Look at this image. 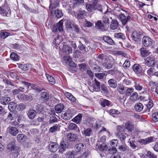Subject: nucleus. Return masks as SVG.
Segmentation results:
<instances>
[{
    "label": "nucleus",
    "mask_w": 158,
    "mask_h": 158,
    "mask_svg": "<svg viewBox=\"0 0 158 158\" xmlns=\"http://www.w3.org/2000/svg\"><path fill=\"white\" fill-rule=\"evenodd\" d=\"M65 21H66V19H63L60 20L57 24L56 26L52 28V32H56L58 30L60 32L62 31L63 30V22Z\"/></svg>",
    "instance_id": "f257e3e1"
},
{
    "label": "nucleus",
    "mask_w": 158,
    "mask_h": 158,
    "mask_svg": "<svg viewBox=\"0 0 158 158\" xmlns=\"http://www.w3.org/2000/svg\"><path fill=\"white\" fill-rule=\"evenodd\" d=\"M145 64L148 67L154 66L155 63V58L153 56H149L145 59Z\"/></svg>",
    "instance_id": "f03ea898"
},
{
    "label": "nucleus",
    "mask_w": 158,
    "mask_h": 158,
    "mask_svg": "<svg viewBox=\"0 0 158 158\" xmlns=\"http://www.w3.org/2000/svg\"><path fill=\"white\" fill-rule=\"evenodd\" d=\"M152 41V40L148 36L143 37L142 40V44L145 47H149L151 45Z\"/></svg>",
    "instance_id": "7ed1b4c3"
},
{
    "label": "nucleus",
    "mask_w": 158,
    "mask_h": 158,
    "mask_svg": "<svg viewBox=\"0 0 158 158\" xmlns=\"http://www.w3.org/2000/svg\"><path fill=\"white\" fill-rule=\"evenodd\" d=\"M73 116L72 110H68L62 113L61 115L62 118L64 120H68L70 119Z\"/></svg>",
    "instance_id": "20e7f679"
},
{
    "label": "nucleus",
    "mask_w": 158,
    "mask_h": 158,
    "mask_svg": "<svg viewBox=\"0 0 158 158\" xmlns=\"http://www.w3.org/2000/svg\"><path fill=\"white\" fill-rule=\"evenodd\" d=\"M142 33L141 32L135 31L131 34V38L132 40L135 41H138L140 40Z\"/></svg>",
    "instance_id": "39448f33"
},
{
    "label": "nucleus",
    "mask_w": 158,
    "mask_h": 158,
    "mask_svg": "<svg viewBox=\"0 0 158 158\" xmlns=\"http://www.w3.org/2000/svg\"><path fill=\"white\" fill-rule=\"evenodd\" d=\"M131 16L128 15L127 17L123 14L119 15L118 18L121 22L122 24L124 26L126 24L129 19H131Z\"/></svg>",
    "instance_id": "423d86ee"
},
{
    "label": "nucleus",
    "mask_w": 158,
    "mask_h": 158,
    "mask_svg": "<svg viewBox=\"0 0 158 158\" xmlns=\"http://www.w3.org/2000/svg\"><path fill=\"white\" fill-rule=\"evenodd\" d=\"M59 152L62 153L68 147V143L62 141L58 147Z\"/></svg>",
    "instance_id": "0eeeda50"
},
{
    "label": "nucleus",
    "mask_w": 158,
    "mask_h": 158,
    "mask_svg": "<svg viewBox=\"0 0 158 158\" xmlns=\"http://www.w3.org/2000/svg\"><path fill=\"white\" fill-rule=\"evenodd\" d=\"M10 12L9 7H0V13L2 15L8 16L10 15Z\"/></svg>",
    "instance_id": "6e6552de"
},
{
    "label": "nucleus",
    "mask_w": 158,
    "mask_h": 158,
    "mask_svg": "<svg viewBox=\"0 0 158 158\" xmlns=\"http://www.w3.org/2000/svg\"><path fill=\"white\" fill-rule=\"evenodd\" d=\"M58 2L57 0H53L50 1V3L49 6V9L51 13L53 11L55 8L58 6Z\"/></svg>",
    "instance_id": "1a4fd4ad"
},
{
    "label": "nucleus",
    "mask_w": 158,
    "mask_h": 158,
    "mask_svg": "<svg viewBox=\"0 0 158 158\" xmlns=\"http://www.w3.org/2000/svg\"><path fill=\"white\" fill-rule=\"evenodd\" d=\"M8 129L9 133L13 136H16L19 132L18 128L14 127H9Z\"/></svg>",
    "instance_id": "9d476101"
},
{
    "label": "nucleus",
    "mask_w": 158,
    "mask_h": 158,
    "mask_svg": "<svg viewBox=\"0 0 158 158\" xmlns=\"http://www.w3.org/2000/svg\"><path fill=\"white\" fill-rule=\"evenodd\" d=\"M66 135L68 140L70 141L74 142L78 139L77 135L73 133H66Z\"/></svg>",
    "instance_id": "9b49d317"
},
{
    "label": "nucleus",
    "mask_w": 158,
    "mask_h": 158,
    "mask_svg": "<svg viewBox=\"0 0 158 158\" xmlns=\"http://www.w3.org/2000/svg\"><path fill=\"white\" fill-rule=\"evenodd\" d=\"M58 145L56 143H52L49 146V149L51 152H55L58 148Z\"/></svg>",
    "instance_id": "f8f14e48"
},
{
    "label": "nucleus",
    "mask_w": 158,
    "mask_h": 158,
    "mask_svg": "<svg viewBox=\"0 0 158 158\" xmlns=\"http://www.w3.org/2000/svg\"><path fill=\"white\" fill-rule=\"evenodd\" d=\"M23 83L25 85L26 87L28 88V89H30V88H31L33 89H34L36 90H38L39 91H41V90L37 88V86L35 84H30L29 83L27 82L24 81H23Z\"/></svg>",
    "instance_id": "ddd939ff"
},
{
    "label": "nucleus",
    "mask_w": 158,
    "mask_h": 158,
    "mask_svg": "<svg viewBox=\"0 0 158 158\" xmlns=\"http://www.w3.org/2000/svg\"><path fill=\"white\" fill-rule=\"evenodd\" d=\"M95 83L93 85L90 87V90L93 89L95 91L99 90L100 89V83L98 82L96 79L94 80Z\"/></svg>",
    "instance_id": "4468645a"
},
{
    "label": "nucleus",
    "mask_w": 158,
    "mask_h": 158,
    "mask_svg": "<svg viewBox=\"0 0 158 158\" xmlns=\"http://www.w3.org/2000/svg\"><path fill=\"white\" fill-rule=\"evenodd\" d=\"M133 69L134 72L137 74H139L142 72V67L138 64H134L133 66Z\"/></svg>",
    "instance_id": "2eb2a0df"
},
{
    "label": "nucleus",
    "mask_w": 158,
    "mask_h": 158,
    "mask_svg": "<svg viewBox=\"0 0 158 158\" xmlns=\"http://www.w3.org/2000/svg\"><path fill=\"white\" fill-rule=\"evenodd\" d=\"M27 114L30 119H33L36 116V112L34 110L31 109L28 111Z\"/></svg>",
    "instance_id": "dca6fc26"
},
{
    "label": "nucleus",
    "mask_w": 158,
    "mask_h": 158,
    "mask_svg": "<svg viewBox=\"0 0 158 158\" xmlns=\"http://www.w3.org/2000/svg\"><path fill=\"white\" fill-rule=\"evenodd\" d=\"M86 8L89 12H92L96 9L95 5L91 4H88L86 5Z\"/></svg>",
    "instance_id": "f3484780"
},
{
    "label": "nucleus",
    "mask_w": 158,
    "mask_h": 158,
    "mask_svg": "<svg viewBox=\"0 0 158 158\" xmlns=\"http://www.w3.org/2000/svg\"><path fill=\"white\" fill-rule=\"evenodd\" d=\"M17 139L19 142L23 143L26 140L27 137L23 134H19L17 136Z\"/></svg>",
    "instance_id": "a211bd4d"
},
{
    "label": "nucleus",
    "mask_w": 158,
    "mask_h": 158,
    "mask_svg": "<svg viewBox=\"0 0 158 158\" xmlns=\"http://www.w3.org/2000/svg\"><path fill=\"white\" fill-rule=\"evenodd\" d=\"M62 51L63 52L66 53H70L72 52V49L71 47L66 45H64Z\"/></svg>",
    "instance_id": "6ab92c4d"
},
{
    "label": "nucleus",
    "mask_w": 158,
    "mask_h": 158,
    "mask_svg": "<svg viewBox=\"0 0 158 158\" xmlns=\"http://www.w3.org/2000/svg\"><path fill=\"white\" fill-rule=\"evenodd\" d=\"M103 39L105 42L110 45H114L115 44L114 41L109 36H104L103 37Z\"/></svg>",
    "instance_id": "aec40b11"
},
{
    "label": "nucleus",
    "mask_w": 158,
    "mask_h": 158,
    "mask_svg": "<svg viewBox=\"0 0 158 158\" xmlns=\"http://www.w3.org/2000/svg\"><path fill=\"white\" fill-rule=\"evenodd\" d=\"M125 128L130 132L132 131L133 130L134 127L133 125L129 122H127L125 125Z\"/></svg>",
    "instance_id": "412c9836"
},
{
    "label": "nucleus",
    "mask_w": 158,
    "mask_h": 158,
    "mask_svg": "<svg viewBox=\"0 0 158 158\" xmlns=\"http://www.w3.org/2000/svg\"><path fill=\"white\" fill-rule=\"evenodd\" d=\"M141 54L143 57H146L150 55V52L145 48H141L140 49Z\"/></svg>",
    "instance_id": "4be33fe9"
},
{
    "label": "nucleus",
    "mask_w": 158,
    "mask_h": 158,
    "mask_svg": "<svg viewBox=\"0 0 158 158\" xmlns=\"http://www.w3.org/2000/svg\"><path fill=\"white\" fill-rule=\"evenodd\" d=\"M118 25V23L117 20L115 19H113L111 22L110 28L112 30H115L117 27Z\"/></svg>",
    "instance_id": "5701e85b"
},
{
    "label": "nucleus",
    "mask_w": 158,
    "mask_h": 158,
    "mask_svg": "<svg viewBox=\"0 0 158 158\" xmlns=\"http://www.w3.org/2000/svg\"><path fill=\"white\" fill-rule=\"evenodd\" d=\"M64 95L66 98L71 101L74 102L76 101L75 98L70 93L66 92Z\"/></svg>",
    "instance_id": "b1692460"
},
{
    "label": "nucleus",
    "mask_w": 158,
    "mask_h": 158,
    "mask_svg": "<svg viewBox=\"0 0 158 158\" xmlns=\"http://www.w3.org/2000/svg\"><path fill=\"white\" fill-rule=\"evenodd\" d=\"M62 41V38L59 35L56 37L54 39L53 43L55 45L59 44Z\"/></svg>",
    "instance_id": "393cba45"
},
{
    "label": "nucleus",
    "mask_w": 158,
    "mask_h": 158,
    "mask_svg": "<svg viewBox=\"0 0 158 158\" xmlns=\"http://www.w3.org/2000/svg\"><path fill=\"white\" fill-rule=\"evenodd\" d=\"M143 106L140 103H138L136 104L134 106L135 110L138 112L141 111L143 109Z\"/></svg>",
    "instance_id": "a878e982"
},
{
    "label": "nucleus",
    "mask_w": 158,
    "mask_h": 158,
    "mask_svg": "<svg viewBox=\"0 0 158 158\" xmlns=\"http://www.w3.org/2000/svg\"><path fill=\"white\" fill-rule=\"evenodd\" d=\"M8 107L10 111L12 112L14 111L15 109H16V103L14 102H11L9 104Z\"/></svg>",
    "instance_id": "bb28decb"
},
{
    "label": "nucleus",
    "mask_w": 158,
    "mask_h": 158,
    "mask_svg": "<svg viewBox=\"0 0 158 158\" xmlns=\"http://www.w3.org/2000/svg\"><path fill=\"white\" fill-rule=\"evenodd\" d=\"M100 101L101 105L103 107H105L106 106H109L110 105V102L107 100L101 98Z\"/></svg>",
    "instance_id": "cd10ccee"
},
{
    "label": "nucleus",
    "mask_w": 158,
    "mask_h": 158,
    "mask_svg": "<svg viewBox=\"0 0 158 158\" xmlns=\"http://www.w3.org/2000/svg\"><path fill=\"white\" fill-rule=\"evenodd\" d=\"M10 101V98L9 97H3L1 100V103L3 105H7Z\"/></svg>",
    "instance_id": "c85d7f7f"
},
{
    "label": "nucleus",
    "mask_w": 158,
    "mask_h": 158,
    "mask_svg": "<svg viewBox=\"0 0 158 158\" xmlns=\"http://www.w3.org/2000/svg\"><path fill=\"white\" fill-rule=\"evenodd\" d=\"M82 117V115L81 114H79L74 117L72 120V121L76 123H79L81 120Z\"/></svg>",
    "instance_id": "c756f323"
},
{
    "label": "nucleus",
    "mask_w": 158,
    "mask_h": 158,
    "mask_svg": "<svg viewBox=\"0 0 158 158\" xmlns=\"http://www.w3.org/2000/svg\"><path fill=\"white\" fill-rule=\"evenodd\" d=\"M64 108V106L62 104H59L55 106V110L57 113H60L62 111Z\"/></svg>",
    "instance_id": "7c9ffc66"
},
{
    "label": "nucleus",
    "mask_w": 158,
    "mask_h": 158,
    "mask_svg": "<svg viewBox=\"0 0 158 158\" xmlns=\"http://www.w3.org/2000/svg\"><path fill=\"white\" fill-rule=\"evenodd\" d=\"M108 82L111 87L114 88L117 86L116 81L114 79H110Z\"/></svg>",
    "instance_id": "2f4dec72"
},
{
    "label": "nucleus",
    "mask_w": 158,
    "mask_h": 158,
    "mask_svg": "<svg viewBox=\"0 0 158 158\" xmlns=\"http://www.w3.org/2000/svg\"><path fill=\"white\" fill-rule=\"evenodd\" d=\"M85 144L80 143L77 144L75 147V148L76 151L79 152L82 151L85 146Z\"/></svg>",
    "instance_id": "473e14b6"
},
{
    "label": "nucleus",
    "mask_w": 158,
    "mask_h": 158,
    "mask_svg": "<svg viewBox=\"0 0 158 158\" xmlns=\"http://www.w3.org/2000/svg\"><path fill=\"white\" fill-rule=\"evenodd\" d=\"M46 76L48 81L50 84H54L55 83V80L53 77L47 74H46Z\"/></svg>",
    "instance_id": "72a5a7b5"
},
{
    "label": "nucleus",
    "mask_w": 158,
    "mask_h": 158,
    "mask_svg": "<svg viewBox=\"0 0 158 158\" xmlns=\"http://www.w3.org/2000/svg\"><path fill=\"white\" fill-rule=\"evenodd\" d=\"M156 70L154 68H150L147 71V73L148 76L151 77L154 75Z\"/></svg>",
    "instance_id": "f704fd0d"
},
{
    "label": "nucleus",
    "mask_w": 158,
    "mask_h": 158,
    "mask_svg": "<svg viewBox=\"0 0 158 158\" xmlns=\"http://www.w3.org/2000/svg\"><path fill=\"white\" fill-rule=\"evenodd\" d=\"M92 130L91 129L88 128L85 130L83 134L85 136H90L92 134Z\"/></svg>",
    "instance_id": "c9c22d12"
},
{
    "label": "nucleus",
    "mask_w": 158,
    "mask_h": 158,
    "mask_svg": "<svg viewBox=\"0 0 158 158\" xmlns=\"http://www.w3.org/2000/svg\"><path fill=\"white\" fill-rule=\"evenodd\" d=\"M153 139L151 137H148L144 139H142L140 143L144 144H147L152 141Z\"/></svg>",
    "instance_id": "e433bc0d"
},
{
    "label": "nucleus",
    "mask_w": 158,
    "mask_h": 158,
    "mask_svg": "<svg viewBox=\"0 0 158 158\" xmlns=\"http://www.w3.org/2000/svg\"><path fill=\"white\" fill-rule=\"evenodd\" d=\"M42 99L44 101L47 100L49 98L48 94L46 92H43L41 94Z\"/></svg>",
    "instance_id": "4c0bfd02"
},
{
    "label": "nucleus",
    "mask_w": 158,
    "mask_h": 158,
    "mask_svg": "<svg viewBox=\"0 0 158 158\" xmlns=\"http://www.w3.org/2000/svg\"><path fill=\"white\" fill-rule=\"evenodd\" d=\"M95 27L98 29H100L102 31L104 30V27L102 22L100 21H98L96 23Z\"/></svg>",
    "instance_id": "58836bf2"
},
{
    "label": "nucleus",
    "mask_w": 158,
    "mask_h": 158,
    "mask_svg": "<svg viewBox=\"0 0 158 158\" xmlns=\"http://www.w3.org/2000/svg\"><path fill=\"white\" fill-rule=\"evenodd\" d=\"M15 143L14 142H11L8 144L7 146V148L9 151H12L15 149Z\"/></svg>",
    "instance_id": "ea45409f"
},
{
    "label": "nucleus",
    "mask_w": 158,
    "mask_h": 158,
    "mask_svg": "<svg viewBox=\"0 0 158 158\" xmlns=\"http://www.w3.org/2000/svg\"><path fill=\"white\" fill-rule=\"evenodd\" d=\"M86 15V12L85 10H82L79 11L77 15V18L79 19H81L83 18Z\"/></svg>",
    "instance_id": "a19ab883"
},
{
    "label": "nucleus",
    "mask_w": 158,
    "mask_h": 158,
    "mask_svg": "<svg viewBox=\"0 0 158 158\" xmlns=\"http://www.w3.org/2000/svg\"><path fill=\"white\" fill-rule=\"evenodd\" d=\"M115 135L119 138L121 141L124 140L126 138V136L123 135L122 133L118 132H117L115 133Z\"/></svg>",
    "instance_id": "79ce46f5"
},
{
    "label": "nucleus",
    "mask_w": 158,
    "mask_h": 158,
    "mask_svg": "<svg viewBox=\"0 0 158 158\" xmlns=\"http://www.w3.org/2000/svg\"><path fill=\"white\" fill-rule=\"evenodd\" d=\"M10 58L13 60L17 61L19 59V57L16 53H13L10 54Z\"/></svg>",
    "instance_id": "37998d69"
},
{
    "label": "nucleus",
    "mask_w": 158,
    "mask_h": 158,
    "mask_svg": "<svg viewBox=\"0 0 158 158\" xmlns=\"http://www.w3.org/2000/svg\"><path fill=\"white\" fill-rule=\"evenodd\" d=\"M26 108L25 106L23 103H19L16 105V109L18 111H21Z\"/></svg>",
    "instance_id": "c03bdc74"
},
{
    "label": "nucleus",
    "mask_w": 158,
    "mask_h": 158,
    "mask_svg": "<svg viewBox=\"0 0 158 158\" xmlns=\"http://www.w3.org/2000/svg\"><path fill=\"white\" fill-rule=\"evenodd\" d=\"M10 35V33L7 32L3 31L0 33V37L2 39H5Z\"/></svg>",
    "instance_id": "a18cd8bd"
},
{
    "label": "nucleus",
    "mask_w": 158,
    "mask_h": 158,
    "mask_svg": "<svg viewBox=\"0 0 158 158\" xmlns=\"http://www.w3.org/2000/svg\"><path fill=\"white\" fill-rule=\"evenodd\" d=\"M138 97L137 93L136 92H134L130 96V99L131 101H134L137 100Z\"/></svg>",
    "instance_id": "49530a36"
},
{
    "label": "nucleus",
    "mask_w": 158,
    "mask_h": 158,
    "mask_svg": "<svg viewBox=\"0 0 158 158\" xmlns=\"http://www.w3.org/2000/svg\"><path fill=\"white\" fill-rule=\"evenodd\" d=\"M114 36L115 38H121L123 40H124L125 39V36L121 33H115L114 35Z\"/></svg>",
    "instance_id": "de8ad7c7"
},
{
    "label": "nucleus",
    "mask_w": 158,
    "mask_h": 158,
    "mask_svg": "<svg viewBox=\"0 0 158 158\" xmlns=\"http://www.w3.org/2000/svg\"><path fill=\"white\" fill-rule=\"evenodd\" d=\"M55 15L58 18H60L63 15L62 11L60 10H56L55 11Z\"/></svg>",
    "instance_id": "09e8293b"
},
{
    "label": "nucleus",
    "mask_w": 158,
    "mask_h": 158,
    "mask_svg": "<svg viewBox=\"0 0 158 158\" xmlns=\"http://www.w3.org/2000/svg\"><path fill=\"white\" fill-rule=\"evenodd\" d=\"M64 60L67 64H70L72 61V58L69 56H65L63 57Z\"/></svg>",
    "instance_id": "8fccbe9b"
},
{
    "label": "nucleus",
    "mask_w": 158,
    "mask_h": 158,
    "mask_svg": "<svg viewBox=\"0 0 158 158\" xmlns=\"http://www.w3.org/2000/svg\"><path fill=\"white\" fill-rule=\"evenodd\" d=\"M118 90L121 94H124L125 93L124 86L121 85H118Z\"/></svg>",
    "instance_id": "3c124183"
},
{
    "label": "nucleus",
    "mask_w": 158,
    "mask_h": 158,
    "mask_svg": "<svg viewBox=\"0 0 158 158\" xmlns=\"http://www.w3.org/2000/svg\"><path fill=\"white\" fill-rule=\"evenodd\" d=\"M77 128V125L73 123H70L68 126V128L71 130H75Z\"/></svg>",
    "instance_id": "603ef678"
},
{
    "label": "nucleus",
    "mask_w": 158,
    "mask_h": 158,
    "mask_svg": "<svg viewBox=\"0 0 158 158\" xmlns=\"http://www.w3.org/2000/svg\"><path fill=\"white\" fill-rule=\"evenodd\" d=\"M108 112L112 115L114 114H118L120 113V112L118 110L113 109L108 110Z\"/></svg>",
    "instance_id": "864d4df0"
},
{
    "label": "nucleus",
    "mask_w": 158,
    "mask_h": 158,
    "mask_svg": "<svg viewBox=\"0 0 158 158\" xmlns=\"http://www.w3.org/2000/svg\"><path fill=\"white\" fill-rule=\"evenodd\" d=\"M20 68L24 71H26L29 69V65L27 64H21L20 66Z\"/></svg>",
    "instance_id": "5fc2aeb1"
},
{
    "label": "nucleus",
    "mask_w": 158,
    "mask_h": 158,
    "mask_svg": "<svg viewBox=\"0 0 158 158\" xmlns=\"http://www.w3.org/2000/svg\"><path fill=\"white\" fill-rule=\"evenodd\" d=\"M152 119L155 122H156L158 121V113H154L152 116Z\"/></svg>",
    "instance_id": "6e6d98bb"
},
{
    "label": "nucleus",
    "mask_w": 158,
    "mask_h": 158,
    "mask_svg": "<svg viewBox=\"0 0 158 158\" xmlns=\"http://www.w3.org/2000/svg\"><path fill=\"white\" fill-rule=\"evenodd\" d=\"M146 156L149 158H157L156 156L149 151H148Z\"/></svg>",
    "instance_id": "4d7b16f0"
},
{
    "label": "nucleus",
    "mask_w": 158,
    "mask_h": 158,
    "mask_svg": "<svg viewBox=\"0 0 158 158\" xmlns=\"http://www.w3.org/2000/svg\"><path fill=\"white\" fill-rule=\"evenodd\" d=\"M58 129V126L56 125L51 127L49 129V131L51 133H53L57 131Z\"/></svg>",
    "instance_id": "13d9d810"
},
{
    "label": "nucleus",
    "mask_w": 158,
    "mask_h": 158,
    "mask_svg": "<svg viewBox=\"0 0 158 158\" xmlns=\"http://www.w3.org/2000/svg\"><path fill=\"white\" fill-rule=\"evenodd\" d=\"M107 147L106 144H101L98 146V148L101 151H103L106 150Z\"/></svg>",
    "instance_id": "bf43d9fd"
},
{
    "label": "nucleus",
    "mask_w": 158,
    "mask_h": 158,
    "mask_svg": "<svg viewBox=\"0 0 158 158\" xmlns=\"http://www.w3.org/2000/svg\"><path fill=\"white\" fill-rule=\"evenodd\" d=\"M118 143V141L117 139H113L111 141L110 145L113 147H114L117 145Z\"/></svg>",
    "instance_id": "052dcab7"
},
{
    "label": "nucleus",
    "mask_w": 158,
    "mask_h": 158,
    "mask_svg": "<svg viewBox=\"0 0 158 158\" xmlns=\"http://www.w3.org/2000/svg\"><path fill=\"white\" fill-rule=\"evenodd\" d=\"M119 149L122 151H125L127 149V147L126 145H120L118 147Z\"/></svg>",
    "instance_id": "680f3d73"
},
{
    "label": "nucleus",
    "mask_w": 158,
    "mask_h": 158,
    "mask_svg": "<svg viewBox=\"0 0 158 158\" xmlns=\"http://www.w3.org/2000/svg\"><path fill=\"white\" fill-rule=\"evenodd\" d=\"M147 108L150 110L153 106V103L151 100L149 101L148 103L146 105Z\"/></svg>",
    "instance_id": "e2e57ef3"
},
{
    "label": "nucleus",
    "mask_w": 158,
    "mask_h": 158,
    "mask_svg": "<svg viewBox=\"0 0 158 158\" xmlns=\"http://www.w3.org/2000/svg\"><path fill=\"white\" fill-rule=\"evenodd\" d=\"M130 65V63L128 60H126L123 64V66L125 68L129 67Z\"/></svg>",
    "instance_id": "0e129e2a"
},
{
    "label": "nucleus",
    "mask_w": 158,
    "mask_h": 158,
    "mask_svg": "<svg viewBox=\"0 0 158 158\" xmlns=\"http://www.w3.org/2000/svg\"><path fill=\"white\" fill-rule=\"evenodd\" d=\"M105 76V74L103 73H97L96 74V76L99 79L103 78Z\"/></svg>",
    "instance_id": "69168bd1"
},
{
    "label": "nucleus",
    "mask_w": 158,
    "mask_h": 158,
    "mask_svg": "<svg viewBox=\"0 0 158 158\" xmlns=\"http://www.w3.org/2000/svg\"><path fill=\"white\" fill-rule=\"evenodd\" d=\"M133 89L132 88H128L126 91V94L127 95H129L133 92Z\"/></svg>",
    "instance_id": "338daca9"
},
{
    "label": "nucleus",
    "mask_w": 158,
    "mask_h": 158,
    "mask_svg": "<svg viewBox=\"0 0 158 158\" xmlns=\"http://www.w3.org/2000/svg\"><path fill=\"white\" fill-rule=\"evenodd\" d=\"M57 121V119L56 118H52L50 119L49 121L50 123H54Z\"/></svg>",
    "instance_id": "774afa93"
}]
</instances>
